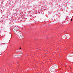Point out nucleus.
Masks as SVG:
<instances>
[{
    "mask_svg": "<svg viewBox=\"0 0 73 73\" xmlns=\"http://www.w3.org/2000/svg\"><path fill=\"white\" fill-rule=\"evenodd\" d=\"M18 29L17 28V27H15L14 28V29L15 31H17V30H18Z\"/></svg>",
    "mask_w": 73,
    "mask_h": 73,
    "instance_id": "1",
    "label": "nucleus"
},
{
    "mask_svg": "<svg viewBox=\"0 0 73 73\" xmlns=\"http://www.w3.org/2000/svg\"><path fill=\"white\" fill-rule=\"evenodd\" d=\"M71 21H72L73 20V19H71Z\"/></svg>",
    "mask_w": 73,
    "mask_h": 73,
    "instance_id": "2",
    "label": "nucleus"
},
{
    "mask_svg": "<svg viewBox=\"0 0 73 73\" xmlns=\"http://www.w3.org/2000/svg\"><path fill=\"white\" fill-rule=\"evenodd\" d=\"M19 49H21V47H20V48H19Z\"/></svg>",
    "mask_w": 73,
    "mask_h": 73,
    "instance_id": "3",
    "label": "nucleus"
}]
</instances>
